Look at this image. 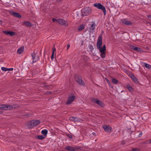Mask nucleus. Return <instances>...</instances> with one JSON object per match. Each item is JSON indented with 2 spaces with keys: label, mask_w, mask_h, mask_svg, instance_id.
I'll list each match as a JSON object with an SVG mask.
<instances>
[{
  "label": "nucleus",
  "mask_w": 151,
  "mask_h": 151,
  "mask_svg": "<svg viewBox=\"0 0 151 151\" xmlns=\"http://www.w3.org/2000/svg\"><path fill=\"white\" fill-rule=\"evenodd\" d=\"M19 107L17 105H13L12 106L9 104H2L0 105V109L3 110H9L14 108H17Z\"/></svg>",
  "instance_id": "obj_1"
},
{
  "label": "nucleus",
  "mask_w": 151,
  "mask_h": 151,
  "mask_svg": "<svg viewBox=\"0 0 151 151\" xmlns=\"http://www.w3.org/2000/svg\"><path fill=\"white\" fill-rule=\"evenodd\" d=\"M40 123V121L38 120H32L29 121L27 123V127L29 128H32Z\"/></svg>",
  "instance_id": "obj_2"
},
{
  "label": "nucleus",
  "mask_w": 151,
  "mask_h": 151,
  "mask_svg": "<svg viewBox=\"0 0 151 151\" xmlns=\"http://www.w3.org/2000/svg\"><path fill=\"white\" fill-rule=\"evenodd\" d=\"M101 52L100 55L101 57L102 58H104L105 57L106 53V47L105 45H104L102 47H100V48H97Z\"/></svg>",
  "instance_id": "obj_3"
},
{
  "label": "nucleus",
  "mask_w": 151,
  "mask_h": 151,
  "mask_svg": "<svg viewBox=\"0 0 151 151\" xmlns=\"http://www.w3.org/2000/svg\"><path fill=\"white\" fill-rule=\"evenodd\" d=\"M93 6L99 9H101L104 12V14L105 15L106 14V11L105 7L100 3H95L93 4Z\"/></svg>",
  "instance_id": "obj_4"
},
{
  "label": "nucleus",
  "mask_w": 151,
  "mask_h": 151,
  "mask_svg": "<svg viewBox=\"0 0 151 151\" xmlns=\"http://www.w3.org/2000/svg\"><path fill=\"white\" fill-rule=\"evenodd\" d=\"M92 12L91 10L89 8H86L82 10V16H88Z\"/></svg>",
  "instance_id": "obj_5"
},
{
  "label": "nucleus",
  "mask_w": 151,
  "mask_h": 151,
  "mask_svg": "<svg viewBox=\"0 0 151 151\" xmlns=\"http://www.w3.org/2000/svg\"><path fill=\"white\" fill-rule=\"evenodd\" d=\"M96 26V25L94 22H91L88 24V28L90 32H93L95 29Z\"/></svg>",
  "instance_id": "obj_6"
},
{
  "label": "nucleus",
  "mask_w": 151,
  "mask_h": 151,
  "mask_svg": "<svg viewBox=\"0 0 151 151\" xmlns=\"http://www.w3.org/2000/svg\"><path fill=\"white\" fill-rule=\"evenodd\" d=\"M91 101L92 102L96 103L101 107H103L104 106V103L101 101H100L96 98H93Z\"/></svg>",
  "instance_id": "obj_7"
},
{
  "label": "nucleus",
  "mask_w": 151,
  "mask_h": 151,
  "mask_svg": "<svg viewBox=\"0 0 151 151\" xmlns=\"http://www.w3.org/2000/svg\"><path fill=\"white\" fill-rule=\"evenodd\" d=\"M102 35H100L98 38L96 45L97 48H100L102 46Z\"/></svg>",
  "instance_id": "obj_8"
},
{
  "label": "nucleus",
  "mask_w": 151,
  "mask_h": 151,
  "mask_svg": "<svg viewBox=\"0 0 151 151\" xmlns=\"http://www.w3.org/2000/svg\"><path fill=\"white\" fill-rule=\"evenodd\" d=\"M57 22L61 25H64L66 27L68 25L67 22L65 20L62 19H58L57 20Z\"/></svg>",
  "instance_id": "obj_9"
},
{
  "label": "nucleus",
  "mask_w": 151,
  "mask_h": 151,
  "mask_svg": "<svg viewBox=\"0 0 151 151\" xmlns=\"http://www.w3.org/2000/svg\"><path fill=\"white\" fill-rule=\"evenodd\" d=\"M75 79L77 83L80 85H83L84 83L82 82L81 77L78 76H75Z\"/></svg>",
  "instance_id": "obj_10"
},
{
  "label": "nucleus",
  "mask_w": 151,
  "mask_h": 151,
  "mask_svg": "<svg viewBox=\"0 0 151 151\" xmlns=\"http://www.w3.org/2000/svg\"><path fill=\"white\" fill-rule=\"evenodd\" d=\"M74 96H72L68 97L66 104L67 105L70 104L75 99Z\"/></svg>",
  "instance_id": "obj_11"
},
{
  "label": "nucleus",
  "mask_w": 151,
  "mask_h": 151,
  "mask_svg": "<svg viewBox=\"0 0 151 151\" xmlns=\"http://www.w3.org/2000/svg\"><path fill=\"white\" fill-rule=\"evenodd\" d=\"M36 53L34 52L33 53H32L31 56L32 57L33 60L32 62L33 63L36 62L37 61L39 60V57L38 56H36Z\"/></svg>",
  "instance_id": "obj_12"
},
{
  "label": "nucleus",
  "mask_w": 151,
  "mask_h": 151,
  "mask_svg": "<svg viewBox=\"0 0 151 151\" xmlns=\"http://www.w3.org/2000/svg\"><path fill=\"white\" fill-rule=\"evenodd\" d=\"M80 149V147L74 148L70 146L66 147L65 148V150H68L69 151H75L79 149Z\"/></svg>",
  "instance_id": "obj_13"
},
{
  "label": "nucleus",
  "mask_w": 151,
  "mask_h": 151,
  "mask_svg": "<svg viewBox=\"0 0 151 151\" xmlns=\"http://www.w3.org/2000/svg\"><path fill=\"white\" fill-rule=\"evenodd\" d=\"M103 127L106 132H110L111 130V128L107 125H104Z\"/></svg>",
  "instance_id": "obj_14"
},
{
  "label": "nucleus",
  "mask_w": 151,
  "mask_h": 151,
  "mask_svg": "<svg viewBox=\"0 0 151 151\" xmlns=\"http://www.w3.org/2000/svg\"><path fill=\"white\" fill-rule=\"evenodd\" d=\"M122 21L123 24L127 25H131L132 24V23L131 22L126 19H123Z\"/></svg>",
  "instance_id": "obj_15"
},
{
  "label": "nucleus",
  "mask_w": 151,
  "mask_h": 151,
  "mask_svg": "<svg viewBox=\"0 0 151 151\" xmlns=\"http://www.w3.org/2000/svg\"><path fill=\"white\" fill-rule=\"evenodd\" d=\"M69 119L70 121L75 122H79L80 121V119L78 117L71 116L69 118Z\"/></svg>",
  "instance_id": "obj_16"
},
{
  "label": "nucleus",
  "mask_w": 151,
  "mask_h": 151,
  "mask_svg": "<svg viewBox=\"0 0 151 151\" xmlns=\"http://www.w3.org/2000/svg\"><path fill=\"white\" fill-rule=\"evenodd\" d=\"M3 32L7 35H9L10 36H13L15 34L14 32L11 31H4Z\"/></svg>",
  "instance_id": "obj_17"
},
{
  "label": "nucleus",
  "mask_w": 151,
  "mask_h": 151,
  "mask_svg": "<svg viewBox=\"0 0 151 151\" xmlns=\"http://www.w3.org/2000/svg\"><path fill=\"white\" fill-rule=\"evenodd\" d=\"M23 25H25L26 26L30 27L32 26L31 24L29 22L27 21H25L22 23Z\"/></svg>",
  "instance_id": "obj_18"
},
{
  "label": "nucleus",
  "mask_w": 151,
  "mask_h": 151,
  "mask_svg": "<svg viewBox=\"0 0 151 151\" xmlns=\"http://www.w3.org/2000/svg\"><path fill=\"white\" fill-rule=\"evenodd\" d=\"M11 14L15 17H17L21 18L22 17L21 15L18 13L12 12L11 13Z\"/></svg>",
  "instance_id": "obj_19"
},
{
  "label": "nucleus",
  "mask_w": 151,
  "mask_h": 151,
  "mask_svg": "<svg viewBox=\"0 0 151 151\" xmlns=\"http://www.w3.org/2000/svg\"><path fill=\"white\" fill-rule=\"evenodd\" d=\"M1 69L3 71H12L13 70V68H8L4 67H1Z\"/></svg>",
  "instance_id": "obj_20"
},
{
  "label": "nucleus",
  "mask_w": 151,
  "mask_h": 151,
  "mask_svg": "<svg viewBox=\"0 0 151 151\" xmlns=\"http://www.w3.org/2000/svg\"><path fill=\"white\" fill-rule=\"evenodd\" d=\"M24 51V47H21L19 48L17 50V52L19 54H21Z\"/></svg>",
  "instance_id": "obj_21"
},
{
  "label": "nucleus",
  "mask_w": 151,
  "mask_h": 151,
  "mask_svg": "<svg viewBox=\"0 0 151 151\" xmlns=\"http://www.w3.org/2000/svg\"><path fill=\"white\" fill-rule=\"evenodd\" d=\"M47 130L46 129L43 130L41 131V133L43 134L44 136L46 137L47 134Z\"/></svg>",
  "instance_id": "obj_22"
},
{
  "label": "nucleus",
  "mask_w": 151,
  "mask_h": 151,
  "mask_svg": "<svg viewBox=\"0 0 151 151\" xmlns=\"http://www.w3.org/2000/svg\"><path fill=\"white\" fill-rule=\"evenodd\" d=\"M85 27V25L83 24L81 25L78 28V30L80 31L83 29Z\"/></svg>",
  "instance_id": "obj_23"
},
{
  "label": "nucleus",
  "mask_w": 151,
  "mask_h": 151,
  "mask_svg": "<svg viewBox=\"0 0 151 151\" xmlns=\"http://www.w3.org/2000/svg\"><path fill=\"white\" fill-rule=\"evenodd\" d=\"M127 87L128 90L130 91H132V88L129 85L127 84Z\"/></svg>",
  "instance_id": "obj_24"
},
{
  "label": "nucleus",
  "mask_w": 151,
  "mask_h": 151,
  "mask_svg": "<svg viewBox=\"0 0 151 151\" xmlns=\"http://www.w3.org/2000/svg\"><path fill=\"white\" fill-rule=\"evenodd\" d=\"M133 49L138 52H140L141 51V49L140 48L137 47H133Z\"/></svg>",
  "instance_id": "obj_25"
},
{
  "label": "nucleus",
  "mask_w": 151,
  "mask_h": 151,
  "mask_svg": "<svg viewBox=\"0 0 151 151\" xmlns=\"http://www.w3.org/2000/svg\"><path fill=\"white\" fill-rule=\"evenodd\" d=\"M37 138L39 139L42 140L45 139V137L44 136L41 135L38 136Z\"/></svg>",
  "instance_id": "obj_26"
},
{
  "label": "nucleus",
  "mask_w": 151,
  "mask_h": 151,
  "mask_svg": "<svg viewBox=\"0 0 151 151\" xmlns=\"http://www.w3.org/2000/svg\"><path fill=\"white\" fill-rule=\"evenodd\" d=\"M145 66L148 69L150 68L151 67V66L150 65L147 64V63H144Z\"/></svg>",
  "instance_id": "obj_27"
},
{
  "label": "nucleus",
  "mask_w": 151,
  "mask_h": 151,
  "mask_svg": "<svg viewBox=\"0 0 151 151\" xmlns=\"http://www.w3.org/2000/svg\"><path fill=\"white\" fill-rule=\"evenodd\" d=\"M131 78L135 82H137V78L135 77L134 76H132Z\"/></svg>",
  "instance_id": "obj_28"
},
{
  "label": "nucleus",
  "mask_w": 151,
  "mask_h": 151,
  "mask_svg": "<svg viewBox=\"0 0 151 151\" xmlns=\"http://www.w3.org/2000/svg\"><path fill=\"white\" fill-rule=\"evenodd\" d=\"M112 82L114 84H116L118 82V81L115 78H113L112 80Z\"/></svg>",
  "instance_id": "obj_29"
},
{
  "label": "nucleus",
  "mask_w": 151,
  "mask_h": 151,
  "mask_svg": "<svg viewBox=\"0 0 151 151\" xmlns=\"http://www.w3.org/2000/svg\"><path fill=\"white\" fill-rule=\"evenodd\" d=\"M132 151H139V148H133L132 149Z\"/></svg>",
  "instance_id": "obj_30"
},
{
  "label": "nucleus",
  "mask_w": 151,
  "mask_h": 151,
  "mask_svg": "<svg viewBox=\"0 0 151 151\" xmlns=\"http://www.w3.org/2000/svg\"><path fill=\"white\" fill-rule=\"evenodd\" d=\"M105 79L107 81V83L108 84L109 86H111V84L110 83V82L109 81V80H108V79L107 78H105Z\"/></svg>",
  "instance_id": "obj_31"
},
{
  "label": "nucleus",
  "mask_w": 151,
  "mask_h": 151,
  "mask_svg": "<svg viewBox=\"0 0 151 151\" xmlns=\"http://www.w3.org/2000/svg\"><path fill=\"white\" fill-rule=\"evenodd\" d=\"M54 54H53V53H52V55L51 56V59H53L54 58Z\"/></svg>",
  "instance_id": "obj_32"
},
{
  "label": "nucleus",
  "mask_w": 151,
  "mask_h": 151,
  "mask_svg": "<svg viewBox=\"0 0 151 151\" xmlns=\"http://www.w3.org/2000/svg\"><path fill=\"white\" fill-rule=\"evenodd\" d=\"M56 51V49L55 48H53L52 53H53V54L54 53V52Z\"/></svg>",
  "instance_id": "obj_33"
},
{
  "label": "nucleus",
  "mask_w": 151,
  "mask_h": 151,
  "mask_svg": "<svg viewBox=\"0 0 151 151\" xmlns=\"http://www.w3.org/2000/svg\"><path fill=\"white\" fill-rule=\"evenodd\" d=\"M146 143H151V139H150L149 140L147 141Z\"/></svg>",
  "instance_id": "obj_34"
},
{
  "label": "nucleus",
  "mask_w": 151,
  "mask_h": 151,
  "mask_svg": "<svg viewBox=\"0 0 151 151\" xmlns=\"http://www.w3.org/2000/svg\"><path fill=\"white\" fill-rule=\"evenodd\" d=\"M57 20H56V19H54V18H53L52 19V21L53 22H55L56 21L57 22Z\"/></svg>",
  "instance_id": "obj_35"
},
{
  "label": "nucleus",
  "mask_w": 151,
  "mask_h": 151,
  "mask_svg": "<svg viewBox=\"0 0 151 151\" xmlns=\"http://www.w3.org/2000/svg\"><path fill=\"white\" fill-rule=\"evenodd\" d=\"M147 17L148 18L149 20H151V16L148 15H147Z\"/></svg>",
  "instance_id": "obj_36"
},
{
  "label": "nucleus",
  "mask_w": 151,
  "mask_h": 151,
  "mask_svg": "<svg viewBox=\"0 0 151 151\" xmlns=\"http://www.w3.org/2000/svg\"><path fill=\"white\" fill-rule=\"evenodd\" d=\"M70 44H68L67 45V50H68L69 47H70Z\"/></svg>",
  "instance_id": "obj_37"
},
{
  "label": "nucleus",
  "mask_w": 151,
  "mask_h": 151,
  "mask_svg": "<svg viewBox=\"0 0 151 151\" xmlns=\"http://www.w3.org/2000/svg\"><path fill=\"white\" fill-rule=\"evenodd\" d=\"M121 144L124 145L125 144V142L124 141H122L121 142Z\"/></svg>",
  "instance_id": "obj_38"
},
{
  "label": "nucleus",
  "mask_w": 151,
  "mask_h": 151,
  "mask_svg": "<svg viewBox=\"0 0 151 151\" xmlns=\"http://www.w3.org/2000/svg\"><path fill=\"white\" fill-rule=\"evenodd\" d=\"M68 137L70 138L71 139L72 138V136L71 135H70Z\"/></svg>",
  "instance_id": "obj_39"
},
{
  "label": "nucleus",
  "mask_w": 151,
  "mask_h": 151,
  "mask_svg": "<svg viewBox=\"0 0 151 151\" xmlns=\"http://www.w3.org/2000/svg\"><path fill=\"white\" fill-rule=\"evenodd\" d=\"M51 93V92H50V91H47V93L48 94H50Z\"/></svg>",
  "instance_id": "obj_40"
},
{
  "label": "nucleus",
  "mask_w": 151,
  "mask_h": 151,
  "mask_svg": "<svg viewBox=\"0 0 151 151\" xmlns=\"http://www.w3.org/2000/svg\"><path fill=\"white\" fill-rule=\"evenodd\" d=\"M41 9H42V10H43V9H44V7H42L41 8Z\"/></svg>",
  "instance_id": "obj_41"
},
{
  "label": "nucleus",
  "mask_w": 151,
  "mask_h": 151,
  "mask_svg": "<svg viewBox=\"0 0 151 151\" xmlns=\"http://www.w3.org/2000/svg\"><path fill=\"white\" fill-rule=\"evenodd\" d=\"M93 135H95V133L94 132H93Z\"/></svg>",
  "instance_id": "obj_42"
},
{
  "label": "nucleus",
  "mask_w": 151,
  "mask_h": 151,
  "mask_svg": "<svg viewBox=\"0 0 151 151\" xmlns=\"http://www.w3.org/2000/svg\"><path fill=\"white\" fill-rule=\"evenodd\" d=\"M142 134V132H141L140 133V135H141V134Z\"/></svg>",
  "instance_id": "obj_43"
},
{
  "label": "nucleus",
  "mask_w": 151,
  "mask_h": 151,
  "mask_svg": "<svg viewBox=\"0 0 151 151\" xmlns=\"http://www.w3.org/2000/svg\"><path fill=\"white\" fill-rule=\"evenodd\" d=\"M44 86H46V85H44Z\"/></svg>",
  "instance_id": "obj_44"
}]
</instances>
